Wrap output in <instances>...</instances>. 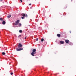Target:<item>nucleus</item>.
<instances>
[{
    "label": "nucleus",
    "mask_w": 76,
    "mask_h": 76,
    "mask_svg": "<svg viewBox=\"0 0 76 76\" xmlns=\"http://www.w3.org/2000/svg\"><path fill=\"white\" fill-rule=\"evenodd\" d=\"M20 1L21 3H22V0H20Z\"/></svg>",
    "instance_id": "22"
},
{
    "label": "nucleus",
    "mask_w": 76,
    "mask_h": 76,
    "mask_svg": "<svg viewBox=\"0 0 76 76\" xmlns=\"http://www.w3.org/2000/svg\"><path fill=\"white\" fill-rule=\"evenodd\" d=\"M21 36H22V35H20L19 36H18V37H21Z\"/></svg>",
    "instance_id": "21"
},
{
    "label": "nucleus",
    "mask_w": 76,
    "mask_h": 76,
    "mask_svg": "<svg viewBox=\"0 0 76 76\" xmlns=\"http://www.w3.org/2000/svg\"><path fill=\"white\" fill-rule=\"evenodd\" d=\"M60 43L61 44H63L64 43V41H60Z\"/></svg>",
    "instance_id": "8"
},
{
    "label": "nucleus",
    "mask_w": 76,
    "mask_h": 76,
    "mask_svg": "<svg viewBox=\"0 0 76 76\" xmlns=\"http://www.w3.org/2000/svg\"><path fill=\"white\" fill-rule=\"evenodd\" d=\"M11 17V15H8L7 16V18L8 19H9Z\"/></svg>",
    "instance_id": "10"
},
{
    "label": "nucleus",
    "mask_w": 76,
    "mask_h": 76,
    "mask_svg": "<svg viewBox=\"0 0 76 76\" xmlns=\"http://www.w3.org/2000/svg\"><path fill=\"white\" fill-rule=\"evenodd\" d=\"M36 41H38V38H37L36 39Z\"/></svg>",
    "instance_id": "19"
},
{
    "label": "nucleus",
    "mask_w": 76,
    "mask_h": 76,
    "mask_svg": "<svg viewBox=\"0 0 76 76\" xmlns=\"http://www.w3.org/2000/svg\"><path fill=\"white\" fill-rule=\"evenodd\" d=\"M18 48H21L22 47V45L21 43H19L18 45Z\"/></svg>",
    "instance_id": "3"
},
{
    "label": "nucleus",
    "mask_w": 76,
    "mask_h": 76,
    "mask_svg": "<svg viewBox=\"0 0 76 76\" xmlns=\"http://www.w3.org/2000/svg\"><path fill=\"white\" fill-rule=\"evenodd\" d=\"M44 39H43V38L42 39H41V42H43V41H44Z\"/></svg>",
    "instance_id": "11"
},
{
    "label": "nucleus",
    "mask_w": 76,
    "mask_h": 76,
    "mask_svg": "<svg viewBox=\"0 0 76 76\" xmlns=\"http://www.w3.org/2000/svg\"><path fill=\"white\" fill-rule=\"evenodd\" d=\"M6 54V53L4 52H2V55H5Z\"/></svg>",
    "instance_id": "12"
},
{
    "label": "nucleus",
    "mask_w": 76,
    "mask_h": 76,
    "mask_svg": "<svg viewBox=\"0 0 76 76\" xmlns=\"http://www.w3.org/2000/svg\"><path fill=\"white\" fill-rule=\"evenodd\" d=\"M19 32H20V33H22V31L21 30H20L19 31Z\"/></svg>",
    "instance_id": "13"
},
{
    "label": "nucleus",
    "mask_w": 76,
    "mask_h": 76,
    "mask_svg": "<svg viewBox=\"0 0 76 76\" xmlns=\"http://www.w3.org/2000/svg\"><path fill=\"white\" fill-rule=\"evenodd\" d=\"M36 53V49H34L33 50L32 52L31 53V54L32 56H34V54Z\"/></svg>",
    "instance_id": "1"
},
{
    "label": "nucleus",
    "mask_w": 76,
    "mask_h": 76,
    "mask_svg": "<svg viewBox=\"0 0 76 76\" xmlns=\"http://www.w3.org/2000/svg\"><path fill=\"white\" fill-rule=\"evenodd\" d=\"M19 23V20H18L17 21H15V25H18V23Z\"/></svg>",
    "instance_id": "2"
},
{
    "label": "nucleus",
    "mask_w": 76,
    "mask_h": 76,
    "mask_svg": "<svg viewBox=\"0 0 76 76\" xmlns=\"http://www.w3.org/2000/svg\"><path fill=\"white\" fill-rule=\"evenodd\" d=\"M25 16V17H26V18H28V15H27V14Z\"/></svg>",
    "instance_id": "16"
},
{
    "label": "nucleus",
    "mask_w": 76,
    "mask_h": 76,
    "mask_svg": "<svg viewBox=\"0 0 76 76\" xmlns=\"http://www.w3.org/2000/svg\"><path fill=\"white\" fill-rule=\"evenodd\" d=\"M2 24H3V25H5V24H6V21L4 20H3L2 22Z\"/></svg>",
    "instance_id": "7"
},
{
    "label": "nucleus",
    "mask_w": 76,
    "mask_h": 76,
    "mask_svg": "<svg viewBox=\"0 0 76 76\" xmlns=\"http://www.w3.org/2000/svg\"><path fill=\"white\" fill-rule=\"evenodd\" d=\"M57 36L58 37V38H60V36H61V35L60 34H57Z\"/></svg>",
    "instance_id": "9"
},
{
    "label": "nucleus",
    "mask_w": 76,
    "mask_h": 76,
    "mask_svg": "<svg viewBox=\"0 0 76 76\" xmlns=\"http://www.w3.org/2000/svg\"><path fill=\"white\" fill-rule=\"evenodd\" d=\"M27 37V36H26V37H25L24 39H26V37Z\"/></svg>",
    "instance_id": "20"
},
{
    "label": "nucleus",
    "mask_w": 76,
    "mask_h": 76,
    "mask_svg": "<svg viewBox=\"0 0 76 76\" xmlns=\"http://www.w3.org/2000/svg\"><path fill=\"white\" fill-rule=\"evenodd\" d=\"M21 19H25V18L22 17H21Z\"/></svg>",
    "instance_id": "15"
},
{
    "label": "nucleus",
    "mask_w": 76,
    "mask_h": 76,
    "mask_svg": "<svg viewBox=\"0 0 76 76\" xmlns=\"http://www.w3.org/2000/svg\"><path fill=\"white\" fill-rule=\"evenodd\" d=\"M13 72H11L10 73V75H13Z\"/></svg>",
    "instance_id": "18"
},
{
    "label": "nucleus",
    "mask_w": 76,
    "mask_h": 76,
    "mask_svg": "<svg viewBox=\"0 0 76 76\" xmlns=\"http://www.w3.org/2000/svg\"><path fill=\"white\" fill-rule=\"evenodd\" d=\"M21 15L23 16V17H25L26 15L24 13H22L21 14Z\"/></svg>",
    "instance_id": "6"
},
{
    "label": "nucleus",
    "mask_w": 76,
    "mask_h": 76,
    "mask_svg": "<svg viewBox=\"0 0 76 76\" xmlns=\"http://www.w3.org/2000/svg\"><path fill=\"white\" fill-rule=\"evenodd\" d=\"M17 51H21V50H23V48H18L17 49Z\"/></svg>",
    "instance_id": "4"
},
{
    "label": "nucleus",
    "mask_w": 76,
    "mask_h": 76,
    "mask_svg": "<svg viewBox=\"0 0 76 76\" xmlns=\"http://www.w3.org/2000/svg\"><path fill=\"white\" fill-rule=\"evenodd\" d=\"M19 26H21V25H22V24H21V23H19Z\"/></svg>",
    "instance_id": "17"
},
{
    "label": "nucleus",
    "mask_w": 76,
    "mask_h": 76,
    "mask_svg": "<svg viewBox=\"0 0 76 76\" xmlns=\"http://www.w3.org/2000/svg\"><path fill=\"white\" fill-rule=\"evenodd\" d=\"M31 4H29V5L30 6V5H31Z\"/></svg>",
    "instance_id": "23"
},
{
    "label": "nucleus",
    "mask_w": 76,
    "mask_h": 76,
    "mask_svg": "<svg viewBox=\"0 0 76 76\" xmlns=\"http://www.w3.org/2000/svg\"><path fill=\"white\" fill-rule=\"evenodd\" d=\"M0 20H3V18H0Z\"/></svg>",
    "instance_id": "14"
},
{
    "label": "nucleus",
    "mask_w": 76,
    "mask_h": 76,
    "mask_svg": "<svg viewBox=\"0 0 76 76\" xmlns=\"http://www.w3.org/2000/svg\"><path fill=\"white\" fill-rule=\"evenodd\" d=\"M1 1H2L3 0H0Z\"/></svg>",
    "instance_id": "24"
},
{
    "label": "nucleus",
    "mask_w": 76,
    "mask_h": 76,
    "mask_svg": "<svg viewBox=\"0 0 76 76\" xmlns=\"http://www.w3.org/2000/svg\"><path fill=\"white\" fill-rule=\"evenodd\" d=\"M65 41L66 44H68L69 42V40H65Z\"/></svg>",
    "instance_id": "5"
},
{
    "label": "nucleus",
    "mask_w": 76,
    "mask_h": 76,
    "mask_svg": "<svg viewBox=\"0 0 76 76\" xmlns=\"http://www.w3.org/2000/svg\"><path fill=\"white\" fill-rule=\"evenodd\" d=\"M70 33H71V31L70 32Z\"/></svg>",
    "instance_id": "25"
}]
</instances>
